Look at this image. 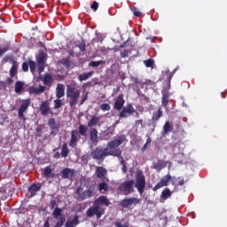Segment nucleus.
<instances>
[{"instance_id": "nucleus-1", "label": "nucleus", "mask_w": 227, "mask_h": 227, "mask_svg": "<svg viewBox=\"0 0 227 227\" xmlns=\"http://www.w3.org/2000/svg\"><path fill=\"white\" fill-rule=\"evenodd\" d=\"M40 80L43 82L44 85H39V87H29L28 93L30 95H42V93H43L47 88H51L54 82V78L50 73L44 74L42 77H40Z\"/></svg>"}, {"instance_id": "nucleus-2", "label": "nucleus", "mask_w": 227, "mask_h": 227, "mask_svg": "<svg viewBox=\"0 0 227 227\" xmlns=\"http://www.w3.org/2000/svg\"><path fill=\"white\" fill-rule=\"evenodd\" d=\"M126 140L127 137L125 135H121L117 138L108 142L109 150H111V152H115V154H110V156L118 157L121 164H123L125 160L123 159V156H121V149H118V146H121Z\"/></svg>"}, {"instance_id": "nucleus-3", "label": "nucleus", "mask_w": 227, "mask_h": 227, "mask_svg": "<svg viewBox=\"0 0 227 227\" xmlns=\"http://www.w3.org/2000/svg\"><path fill=\"white\" fill-rule=\"evenodd\" d=\"M111 155H116V152H111V149L108 147V144L106 147H96L94 150L91 151L90 156L94 160H97L98 164L104 162L106 157H109Z\"/></svg>"}, {"instance_id": "nucleus-4", "label": "nucleus", "mask_w": 227, "mask_h": 227, "mask_svg": "<svg viewBox=\"0 0 227 227\" xmlns=\"http://www.w3.org/2000/svg\"><path fill=\"white\" fill-rule=\"evenodd\" d=\"M67 98H70V107H74V106H77V100H79V97H81V90H76L74 84L67 85Z\"/></svg>"}, {"instance_id": "nucleus-5", "label": "nucleus", "mask_w": 227, "mask_h": 227, "mask_svg": "<svg viewBox=\"0 0 227 227\" xmlns=\"http://www.w3.org/2000/svg\"><path fill=\"white\" fill-rule=\"evenodd\" d=\"M135 187L139 192L140 196H143L145 189H146V177H145L143 171H139L136 174Z\"/></svg>"}, {"instance_id": "nucleus-6", "label": "nucleus", "mask_w": 227, "mask_h": 227, "mask_svg": "<svg viewBox=\"0 0 227 227\" xmlns=\"http://www.w3.org/2000/svg\"><path fill=\"white\" fill-rule=\"evenodd\" d=\"M52 215L53 219H57L54 227H63V224H65V221H67L65 215H63V209L59 207H55L53 209Z\"/></svg>"}, {"instance_id": "nucleus-7", "label": "nucleus", "mask_w": 227, "mask_h": 227, "mask_svg": "<svg viewBox=\"0 0 227 227\" xmlns=\"http://www.w3.org/2000/svg\"><path fill=\"white\" fill-rule=\"evenodd\" d=\"M118 191L123 192L125 196H129V194H132L134 192V180H127L121 184L118 187Z\"/></svg>"}, {"instance_id": "nucleus-8", "label": "nucleus", "mask_w": 227, "mask_h": 227, "mask_svg": "<svg viewBox=\"0 0 227 227\" xmlns=\"http://www.w3.org/2000/svg\"><path fill=\"white\" fill-rule=\"evenodd\" d=\"M104 214H105V210L102 207H98L97 205H94V207H89L86 211V215L88 217H93L94 215H96L97 219H100V217H102Z\"/></svg>"}, {"instance_id": "nucleus-9", "label": "nucleus", "mask_w": 227, "mask_h": 227, "mask_svg": "<svg viewBox=\"0 0 227 227\" xmlns=\"http://www.w3.org/2000/svg\"><path fill=\"white\" fill-rule=\"evenodd\" d=\"M29 106H31V99L27 98L22 101L19 110H18V116L20 120H22V121L26 122V115H24V113L29 109Z\"/></svg>"}, {"instance_id": "nucleus-10", "label": "nucleus", "mask_w": 227, "mask_h": 227, "mask_svg": "<svg viewBox=\"0 0 227 227\" xmlns=\"http://www.w3.org/2000/svg\"><path fill=\"white\" fill-rule=\"evenodd\" d=\"M173 180V176H171L169 174H167L163 177H161L160 182L158 183L153 188V191L155 192L156 191H159V189H162V187H168L169 185V182L171 184Z\"/></svg>"}, {"instance_id": "nucleus-11", "label": "nucleus", "mask_w": 227, "mask_h": 227, "mask_svg": "<svg viewBox=\"0 0 227 227\" xmlns=\"http://www.w3.org/2000/svg\"><path fill=\"white\" fill-rule=\"evenodd\" d=\"M76 200L78 201H84L85 200H90V198H93L88 190H84V188L81 186L76 189Z\"/></svg>"}, {"instance_id": "nucleus-12", "label": "nucleus", "mask_w": 227, "mask_h": 227, "mask_svg": "<svg viewBox=\"0 0 227 227\" xmlns=\"http://www.w3.org/2000/svg\"><path fill=\"white\" fill-rule=\"evenodd\" d=\"M39 111L42 116H49V114H52V110H51V101H43L39 106Z\"/></svg>"}, {"instance_id": "nucleus-13", "label": "nucleus", "mask_w": 227, "mask_h": 227, "mask_svg": "<svg viewBox=\"0 0 227 227\" xmlns=\"http://www.w3.org/2000/svg\"><path fill=\"white\" fill-rule=\"evenodd\" d=\"M138 203H141V200L137 198H126L121 201V207L122 208H129V207H132V205H138Z\"/></svg>"}, {"instance_id": "nucleus-14", "label": "nucleus", "mask_w": 227, "mask_h": 227, "mask_svg": "<svg viewBox=\"0 0 227 227\" xmlns=\"http://www.w3.org/2000/svg\"><path fill=\"white\" fill-rule=\"evenodd\" d=\"M36 61L39 72H43V70H45V61H47L45 59V52H43V51L39 52Z\"/></svg>"}, {"instance_id": "nucleus-15", "label": "nucleus", "mask_w": 227, "mask_h": 227, "mask_svg": "<svg viewBox=\"0 0 227 227\" xmlns=\"http://www.w3.org/2000/svg\"><path fill=\"white\" fill-rule=\"evenodd\" d=\"M93 205L98 207H109L111 205V200L106 195H100L93 202Z\"/></svg>"}, {"instance_id": "nucleus-16", "label": "nucleus", "mask_w": 227, "mask_h": 227, "mask_svg": "<svg viewBox=\"0 0 227 227\" xmlns=\"http://www.w3.org/2000/svg\"><path fill=\"white\" fill-rule=\"evenodd\" d=\"M80 139H81V135L79 134V131H77V129L72 130L69 146L71 148H75L77 146V143H79Z\"/></svg>"}, {"instance_id": "nucleus-17", "label": "nucleus", "mask_w": 227, "mask_h": 227, "mask_svg": "<svg viewBox=\"0 0 227 227\" xmlns=\"http://www.w3.org/2000/svg\"><path fill=\"white\" fill-rule=\"evenodd\" d=\"M61 178L72 180L75 176V170L74 168H65L60 172Z\"/></svg>"}, {"instance_id": "nucleus-18", "label": "nucleus", "mask_w": 227, "mask_h": 227, "mask_svg": "<svg viewBox=\"0 0 227 227\" xmlns=\"http://www.w3.org/2000/svg\"><path fill=\"white\" fill-rule=\"evenodd\" d=\"M133 113H136V109H134V106L129 104L126 107L122 108L119 116L120 118H129V116H130V114H133Z\"/></svg>"}, {"instance_id": "nucleus-19", "label": "nucleus", "mask_w": 227, "mask_h": 227, "mask_svg": "<svg viewBox=\"0 0 227 227\" xmlns=\"http://www.w3.org/2000/svg\"><path fill=\"white\" fill-rule=\"evenodd\" d=\"M123 106H125V99H123V94H120L114 101V108L116 111H121Z\"/></svg>"}, {"instance_id": "nucleus-20", "label": "nucleus", "mask_w": 227, "mask_h": 227, "mask_svg": "<svg viewBox=\"0 0 227 227\" xmlns=\"http://www.w3.org/2000/svg\"><path fill=\"white\" fill-rule=\"evenodd\" d=\"M164 114V112H162V107H159L157 112H154L152 116V123L153 124V127L157 125V121L162 118Z\"/></svg>"}, {"instance_id": "nucleus-21", "label": "nucleus", "mask_w": 227, "mask_h": 227, "mask_svg": "<svg viewBox=\"0 0 227 227\" xmlns=\"http://www.w3.org/2000/svg\"><path fill=\"white\" fill-rule=\"evenodd\" d=\"M80 223L79 215H75L72 220H67L66 222L65 227H77Z\"/></svg>"}, {"instance_id": "nucleus-22", "label": "nucleus", "mask_w": 227, "mask_h": 227, "mask_svg": "<svg viewBox=\"0 0 227 227\" xmlns=\"http://www.w3.org/2000/svg\"><path fill=\"white\" fill-rule=\"evenodd\" d=\"M40 189H42V184H33L32 185H30V187L28 188L30 198L36 196V193L38 192V191H40Z\"/></svg>"}, {"instance_id": "nucleus-23", "label": "nucleus", "mask_w": 227, "mask_h": 227, "mask_svg": "<svg viewBox=\"0 0 227 227\" xmlns=\"http://www.w3.org/2000/svg\"><path fill=\"white\" fill-rule=\"evenodd\" d=\"M171 184L174 187H180L185 184V179L182 176H172Z\"/></svg>"}, {"instance_id": "nucleus-24", "label": "nucleus", "mask_w": 227, "mask_h": 227, "mask_svg": "<svg viewBox=\"0 0 227 227\" xmlns=\"http://www.w3.org/2000/svg\"><path fill=\"white\" fill-rule=\"evenodd\" d=\"M90 139L93 144L98 143V130L97 129L91 128L90 129Z\"/></svg>"}, {"instance_id": "nucleus-25", "label": "nucleus", "mask_w": 227, "mask_h": 227, "mask_svg": "<svg viewBox=\"0 0 227 227\" xmlns=\"http://www.w3.org/2000/svg\"><path fill=\"white\" fill-rule=\"evenodd\" d=\"M63 97H65V85L58 83L56 88V98H63Z\"/></svg>"}, {"instance_id": "nucleus-26", "label": "nucleus", "mask_w": 227, "mask_h": 227, "mask_svg": "<svg viewBox=\"0 0 227 227\" xmlns=\"http://www.w3.org/2000/svg\"><path fill=\"white\" fill-rule=\"evenodd\" d=\"M96 175L98 178L104 180V178H106V175H107V169H106L104 167H97Z\"/></svg>"}, {"instance_id": "nucleus-27", "label": "nucleus", "mask_w": 227, "mask_h": 227, "mask_svg": "<svg viewBox=\"0 0 227 227\" xmlns=\"http://www.w3.org/2000/svg\"><path fill=\"white\" fill-rule=\"evenodd\" d=\"M44 178H54L56 175L52 172V168L51 166H46L43 173Z\"/></svg>"}, {"instance_id": "nucleus-28", "label": "nucleus", "mask_w": 227, "mask_h": 227, "mask_svg": "<svg viewBox=\"0 0 227 227\" xmlns=\"http://www.w3.org/2000/svg\"><path fill=\"white\" fill-rule=\"evenodd\" d=\"M167 166H168V161L160 160L157 163H154L153 165V168L156 169V171H162V169H164V168H167Z\"/></svg>"}, {"instance_id": "nucleus-29", "label": "nucleus", "mask_w": 227, "mask_h": 227, "mask_svg": "<svg viewBox=\"0 0 227 227\" xmlns=\"http://www.w3.org/2000/svg\"><path fill=\"white\" fill-rule=\"evenodd\" d=\"M93 74H95L94 71H90L89 73H83L78 75V81L82 82V81H88L90 77L93 76Z\"/></svg>"}, {"instance_id": "nucleus-30", "label": "nucleus", "mask_w": 227, "mask_h": 227, "mask_svg": "<svg viewBox=\"0 0 227 227\" xmlns=\"http://www.w3.org/2000/svg\"><path fill=\"white\" fill-rule=\"evenodd\" d=\"M98 121H100V117L94 116L88 121L87 127H89L90 129H93V127L98 125Z\"/></svg>"}, {"instance_id": "nucleus-31", "label": "nucleus", "mask_w": 227, "mask_h": 227, "mask_svg": "<svg viewBox=\"0 0 227 227\" xmlns=\"http://www.w3.org/2000/svg\"><path fill=\"white\" fill-rule=\"evenodd\" d=\"M78 135L86 137V136H88V127L83 124H80L78 127Z\"/></svg>"}, {"instance_id": "nucleus-32", "label": "nucleus", "mask_w": 227, "mask_h": 227, "mask_svg": "<svg viewBox=\"0 0 227 227\" xmlns=\"http://www.w3.org/2000/svg\"><path fill=\"white\" fill-rule=\"evenodd\" d=\"M109 190V184H107V183H99L98 184V191H99V192L101 194H106V191Z\"/></svg>"}, {"instance_id": "nucleus-33", "label": "nucleus", "mask_w": 227, "mask_h": 227, "mask_svg": "<svg viewBox=\"0 0 227 227\" xmlns=\"http://www.w3.org/2000/svg\"><path fill=\"white\" fill-rule=\"evenodd\" d=\"M168 198H171V190H169V188H165L161 192L160 199L163 200L164 201H166V200H168Z\"/></svg>"}, {"instance_id": "nucleus-34", "label": "nucleus", "mask_w": 227, "mask_h": 227, "mask_svg": "<svg viewBox=\"0 0 227 227\" xmlns=\"http://www.w3.org/2000/svg\"><path fill=\"white\" fill-rule=\"evenodd\" d=\"M18 70H19V64L17 63V61H13L12 66L10 69L11 77H13L14 75H17Z\"/></svg>"}, {"instance_id": "nucleus-35", "label": "nucleus", "mask_w": 227, "mask_h": 227, "mask_svg": "<svg viewBox=\"0 0 227 227\" xmlns=\"http://www.w3.org/2000/svg\"><path fill=\"white\" fill-rule=\"evenodd\" d=\"M68 153H70V150L68 149V145H67V143H64L62 145V147H61V153H60V155L61 157H68Z\"/></svg>"}, {"instance_id": "nucleus-36", "label": "nucleus", "mask_w": 227, "mask_h": 227, "mask_svg": "<svg viewBox=\"0 0 227 227\" xmlns=\"http://www.w3.org/2000/svg\"><path fill=\"white\" fill-rule=\"evenodd\" d=\"M169 132H173V126L167 121L163 126V134H169Z\"/></svg>"}, {"instance_id": "nucleus-37", "label": "nucleus", "mask_w": 227, "mask_h": 227, "mask_svg": "<svg viewBox=\"0 0 227 227\" xmlns=\"http://www.w3.org/2000/svg\"><path fill=\"white\" fill-rule=\"evenodd\" d=\"M22 90H24V83L20 81L16 82L14 85L15 93H21Z\"/></svg>"}, {"instance_id": "nucleus-38", "label": "nucleus", "mask_w": 227, "mask_h": 227, "mask_svg": "<svg viewBox=\"0 0 227 227\" xmlns=\"http://www.w3.org/2000/svg\"><path fill=\"white\" fill-rule=\"evenodd\" d=\"M87 191L91 194V196H95L97 192H98V187L97 186V184H90Z\"/></svg>"}, {"instance_id": "nucleus-39", "label": "nucleus", "mask_w": 227, "mask_h": 227, "mask_svg": "<svg viewBox=\"0 0 227 227\" xmlns=\"http://www.w3.org/2000/svg\"><path fill=\"white\" fill-rule=\"evenodd\" d=\"M53 103H54L53 109H60V107H63V106H65V103L61 98L55 99Z\"/></svg>"}, {"instance_id": "nucleus-40", "label": "nucleus", "mask_w": 227, "mask_h": 227, "mask_svg": "<svg viewBox=\"0 0 227 227\" xmlns=\"http://www.w3.org/2000/svg\"><path fill=\"white\" fill-rule=\"evenodd\" d=\"M100 65H106V60H98V61H90L89 63V67H92V68H97V67H100Z\"/></svg>"}, {"instance_id": "nucleus-41", "label": "nucleus", "mask_w": 227, "mask_h": 227, "mask_svg": "<svg viewBox=\"0 0 227 227\" xmlns=\"http://www.w3.org/2000/svg\"><path fill=\"white\" fill-rule=\"evenodd\" d=\"M168 104H169V96H168V94H165L162 96L161 106L162 107L166 108L168 107Z\"/></svg>"}, {"instance_id": "nucleus-42", "label": "nucleus", "mask_w": 227, "mask_h": 227, "mask_svg": "<svg viewBox=\"0 0 227 227\" xmlns=\"http://www.w3.org/2000/svg\"><path fill=\"white\" fill-rule=\"evenodd\" d=\"M60 63L64 65V67H67V68H70V57H67L61 59Z\"/></svg>"}, {"instance_id": "nucleus-43", "label": "nucleus", "mask_w": 227, "mask_h": 227, "mask_svg": "<svg viewBox=\"0 0 227 227\" xmlns=\"http://www.w3.org/2000/svg\"><path fill=\"white\" fill-rule=\"evenodd\" d=\"M28 67L30 68V72L32 74H35V70H36V62L33 61V60H30L28 62Z\"/></svg>"}, {"instance_id": "nucleus-44", "label": "nucleus", "mask_w": 227, "mask_h": 227, "mask_svg": "<svg viewBox=\"0 0 227 227\" xmlns=\"http://www.w3.org/2000/svg\"><path fill=\"white\" fill-rule=\"evenodd\" d=\"M100 109L103 112L111 111V105H109L107 103H103L100 105Z\"/></svg>"}, {"instance_id": "nucleus-45", "label": "nucleus", "mask_w": 227, "mask_h": 227, "mask_svg": "<svg viewBox=\"0 0 227 227\" xmlns=\"http://www.w3.org/2000/svg\"><path fill=\"white\" fill-rule=\"evenodd\" d=\"M48 125H49L50 129L54 130L56 129V119H54V118L50 119L48 121Z\"/></svg>"}, {"instance_id": "nucleus-46", "label": "nucleus", "mask_w": 227, "mask_h": 227, "mask_svg": "<svg viewBox=\"0 0 227 227\" xmlns=\"http://www.w3.org/2000/svg\"><path fill=\"white\" fill-rule=\"evenodd\" d=\"M154 63H155V61H153V59H149L144 61V64L145 65V67L147 68H152V67H153Z\"/></svg>"}, {"instance_id": "nucleus-47", "label": "nucleus", "mask_w": 227, "mask_h": 227, "mask_svg": "<svg viewBox=\"0 0 227 227\" xmlns=\"http://www.w3.org/2000/svg\"><path fill=\"white\" fill-rule=\"evenodd\" d=\"M78 48L80 49L81 52L86 51V41L82 40L79 44Z\"/></svg>"}, {"instance_id": "nucleus-48", "label": "nucleus", "mask_w": 227, "mask_h": 227, "mask_svg": "<svg viewBox=\"0 0 227 227\" xmlns=\"http://www.w3.org/2000/svg\"><path fill=\"white\" fill-rule=\"evenodd\" d=\"M131 12H133L135 17H141V15H142L141 12H139L137 7H132Z\"/></svg>"}, {"instance_id": "nucleus-49", "label": "nucleus", "mask_w": 227, "mask_h": 227, "mask_svg": "<svg viewBox=\"0 0 227 227\" xmlns=\"http://www.w3.org/2000/svg\"><path fill=\"white\" fill-rule=\"evenodd\" d=\"M10 51V46H4V48L0 47V58L1 56H4L5 52H8Z\"/></svg>"}, {"instance_id": "nucleus-50", "label": "nucleus", "mask_w": 227, "mask_h": 227, "mask_svg": "<svg viewBox=\"0 0 227 227\" xmlns=\"http://www.w3.org/2000/svg\"><path fill=\"white\" fill-rule=\"evenodd\" d=\"M90 8L93 12H97L98 10V3L97 1L93 2Z\"/></svg>"}, {"instance_id": "nucleus-51", "label": "nucleus", "mask_w": 227, "mask_h": 227, "mask_svg": "<svg viewBox=\"0 0 227 227\" xmlns=\"http://www.w3.org/2000/svg\"><path fill=\"white\" fill-rule=\"evenodd\" d=\"M121 58H129V50H121Z\"/></svg>"}, {"instance_id": "nucleus-52", "label": "nucleus", "mask_w": 227, "mask_h": 227, "mask_svg": "<svg viewBox=\"0 0 227 227\" xmlns=\"http://www.w3.org/2000/svg\"><path fill=\"white\" fill-rule=\"evenodd\" d=\"M122 165L121 167V171L124 175H126L127 171H128V168H127V164L125 163V161L123 163H121Z\"/></svg>"}, {"instance_id": "nucleus-53", "label": "nucleus", "mask_w": 227, "mask_h": 227, "mask_svg": "<svg viewBox=\"0 0 227 227\" xmlns=\"http://www.w3.org/2000/svg\"><path fill=\"white\" fill-rule=\"evenodd\" d=\"M22 70H23V72H27V70H29V64H27V62L23 63Z\"/></svg>"}, {"instance_id": "nucleus-54", "label": "nucleus", "mask_w": 227, "mask_h": 227, "mask_svg": "<svg viewBox=\"0 0 227 227\" xmlns=\"http://www.w3.org/2000/svg\"><path fill=\"white\" fill-rule=\"evenodd\" d=\"M50 219H51L50 217L46 218L43 223V227H51V223L49 222Z\"/></svg>"}, {"instance_id": "nucleus-55", "label": "nucleus", "mask_w": 227, "mask_h": 227, "mask_svg": "<svg viewBox=\"0 0 227 227\" xmlns=\"http://www.w3.org/2000/svg\"><path fill=\"white\" fill-rule=\"evenodd\" d=\"M118 93H120V87L114 89L112 97H114V95H118Z\"/></svg>"}, {"instance_id": "nucleus-56", "label": "nucleus", "mask_w": 227, "mask_h": 227, "mask_svg": "<svg viewBox=\"0 0 227 227\" xmlns=\"http://www.w3.org/2000/svg\"><path fill=\"white\" fill-rule=\"evenodd\" d=\"M114 225L116 226V227H129V225H127V224H121V223H120V222H116L115 223H114Z\"/></svg>"}, {"instance_id": "nucleus-57", "label": "nucleus", "mask_w": 227, "mask_h": 227, "mask_svg": "<svg viewBox=\"0 0 227 227\" xmlns=\"http://www.w3.org/2000/svg\"><path fill=\"white\" fill-rule=\"evenodd\" d=\"M6 88V82L0 81V90H4Z\"/></svg>"}, {"instance_id": "nucleus-58", "label": "nucleus", "mask_w": 227, "mask_h": 227, "mask_svg": "<svg viewBox=\"0 0 227 227\" xmlns=\"http://www.w3.org/2000/svg\"><path fill=\"white\" fill-rule=\"evenodd\" d=\"M51 208H54L56 207V200H51L50 202Z\"/></svg>"}, {"instance_id": "nucleus-59", "label": "nucleus", "mask_w": 227, "mask_h": 227, "mask_svg": "<svg viewBox=\"0 0 227 227\" xmlns=\"http://www.w3.org/2000/svg\"><path fill=\"white\" fill-rule=\"evenodd\" d=\"M88 154H84L82 156V162H88Z\"/></svg>"}, {"instance_id": "nucleus-60", "label": "nucleus", "mask_w": 227, "mask_h": 227, "mask_svg": "<svg viewBox=\"0 0 227 227\" xmlns=\"http://www.w3.org/2000/svg\"><path fill=\"white\" fill-rule=\"evenodd\" d=\"M135 124L137 125V127H139V125H141V127H143V120L136 121Z\"/></svg>"}, {"instance_id": "nucleus-61", "label": "nucleus", "mask_w": 227, "mask_h": 227, "mask_svg": "<svg viewBox=\"0 0 227 227\" xmlns=\"http://www.w3.org/2000/svg\"><path fill=\"white\" fill-rule=\"evenodd\" d=\"M148 146H150V145H146V144H145L144 145V146L142 147V152H146V150H147V148H148Z\"/></svg>"}, {"instance_id": "nucleus-62", "label": "nucleus", "mask_w": 227, "mask_h": 227, "mask_svg": "<svg viewBox=\"0 0 227 227\" xmlns=\"http://www.w3.org/2000/svg\"><path fill=\"white\" fill-rule=\"evenodd\" d=\"M53 157L54 159H59V157H61V153H59V152H57Z\"/></svg>"}, {"instance_id": "nucleus-63", "label": "nucleus", "mask_w": 227, "mask_h": 227, "mask_svg": "<svg viewBox=\"0 0 227 227\" xmlns=\"http://www.w3.org/2000/svg\"><path fill=\"white\" fill-rule=\"evenodd\" d=\"M0 200H4V192L0 191Z\"/></svg>"}, {"instance_id": "nucleus-64", "label": "nucleus", "mask_w": 227, "mask_h": 227, "mask_svg": "<svg viewBox=\"0 0 227 227\" xmlns=\"http://www.w3.org/2000/svg\"><path fill=\"white\" fill-rule=\"evenodd\" d=\"M12 82H13V79H12V78H7V80H6V84H12Z\"/></svg>"}]
</instances>
